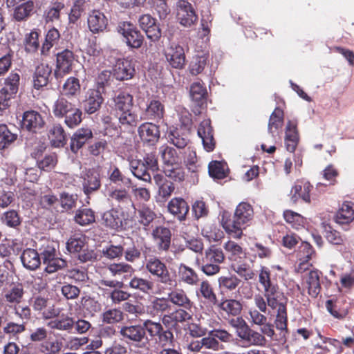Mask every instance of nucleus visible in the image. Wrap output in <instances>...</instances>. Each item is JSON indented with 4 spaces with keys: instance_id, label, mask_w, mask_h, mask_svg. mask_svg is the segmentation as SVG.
Instances as JSON below:
<instances>
[{
    "instance_id": "7",
    "label": "nucleus",
    "mask_w": 354,
    "mask_h": 354,
    "mask_svg": "<svg viewBox=\"0 0 354 354\" xmlns=\"http://www.w3.org/2000/svg\"><path fill=\"white\" fill-rule=\"evenodd\" d=\"M119 333L127 342L140 348L145 347L149 342L145 329L140 324L122 326Z\"/></svg>"
},
{
    "instance_id": "53",
    "label": "nucleus",
    "mask_w": 354,
    "mask_h": 354,
    "mask_svg": "<svg viewBox=\"0 0 354 354\" xmlns=\"http://www.w3.org/2000/svg\"><path fill=\"white\" fill-rule=\"evenodd\" d=\"M50 72V68H37L33 80L34 87L39 89L46 86Z\"/></svg>"
},
{
    "instance_id": "52",
    "label": "nucleus",
    "mask_w": 354,
    "mask_h": 354,
    "mask_svg": "<svg viewBox=\"0 0 354 354\" xmlns=\"http://www.w3.org/2000/svg\"><path fill=\"white\" fill-rule=\"evenodd\" d=\"M180 277L184 283L189 285H195L198 281V277L194 270L189 267L181 264L179 268Z\"/></svg>"
},
{
    "instance_id": "57",
    "label": "nucleus",
    "mask_w": 354,
    "mask_h": 354,
    "mask_svg": "<svg viewBox=\"0 0 354 354\" xmlns=\"http://www.w3.org/2000/svg\"><path fill=\"white\" fill-rule=\"evenodd\" d=\"M86 7L87 3L85 0H76L68 15L69 22L75 24L80 18L82 14L86 9Z\"/></svg>"
},
{
    "instance_id": "45",
    "label": "nucleus",
    "mask_w": 354,
    "mask_h": 354,
    "mask_svg": "<svg viewBox=\"0 0 354 354\" xmlns=\"http://www.w3.org/2000/svg\"><path fill=\"white\" fill-rule=\"evenodd\" d=\"M60 37L59 32L55 28L50 29L45 38V41L41 46V52L42 55H46L51 48L58 43Z\"/></svg>"
},
{
    "instance_id": "35",
    "label": "nucleus",
    "mask_w": 354,
    "mask_h": 354,
    "mask_svg": "<svg viewBox=\"0 0 354 354\" xmlns=\"http://www.w3.org/2000/svg\"><path fill=\"white\" fill-rule=\"evenodd\" d=\"M135 220L145 227L149 225L156 218V214L146 205H141L137 209L135 208Z\"/></svg>"
},
{
    "instance_id": "33",
    "label": "nucleus",
    "mask_w": 354,
    "mask_h": 354,
    "mask_svg": "<svg viewBox=\"0 0 354 354\" xmlns=\"http://www.w3.org/2000/svg\"><path fill=\"white\" fill-rule=\"evenodd\" d=\"M44 124L41 115L35 111H26L23 115L22 127L28 131H35Z\"/></svg>"
},
{
    "instance_id": "21",
    "label": "nucleus",
    "mask_w": 354,
    "mask_h": 354,
    "mask_svg": "<svg viewBox=\"0 0 354 354\" xmlns=\"http://www.w3.org/2000/svg\"><path fill=\"white\" fill-rule=\"evenodd\" d=\"M198 136L201 139L204 149L212 151L214 148L212 129L209 119L202 121L198 129Z\"/></svg>"
},
{
    "instance_id": "12",
    "label": "nucleus",
    "mask_w": 354,
    "mask_h": 354,
    "mask_svg": "<svg viewBox=\"0 0 354 354\" xmlns=\"http://www.w3.org/2000/svg\"><path fill=\"white\" fill-rule=\"evenodd\" d=\"M119 32L125 38L126 43L128 46L136 48L141 46L142 44V36L133 24L129 22H123L122 24L119 26Z\"/></svg>"
},
{
    "instance_id": "25",
    "label": "nucleus",
    "mask_w": 354,
    "mask_h": 354,
    "mask_svg": "<svg viewBox=\"0 0 354 354\" xmlns=\"http://www.w3.org/2000/svg\"><path fill=\"white\" fill-rule=\"evenodd\" d=\"M153 179L155 184L158 187V197L163 201H165L174 192L175 189L174 185L171 182L167 180L162 174H155Z\"/></svg>"
},
{
    "instance_id": "4",
    "label": "nucleus",
    "mask_w": 354,
    "mask_h": 354,
    "mask_svg": "<svg viewBox=\"0 0 354 354\" xmlns=\"http://www.w3.org/2000/svg\"><path fill=\"white\" fill-rule=\"evenodd\" d=\"M159 153L163 162V171L166 176L175 181H182L185 173L181 167V159L173 147L161 146Z\"/></svg>"
},
{
    "instance_id": "58",
    "label": "nucleus",
    "mask_w": 354,
    "mask_h": 354,
    "mask_svg": "<svg viewBox=\"0 0 354 354\" xmlns=\"http://www.w3.org/2000/svg\"><path fill=\"white\" fill-rule=\"evenodd\" d=\"M75 62L73 53L68 49L57 54V66H72Z\"/></svg>"
},
{
    "instance_id": "40",
    "label": "nucleus",
    "mask_w": 354,
    "mask_h": 354,
    "mask_svg": "<svg viewBox=\"0 0 354 354\" xmlns=\"http://www.w3.org/2000/svg\"><path fill=\"white\" fill-rule=\"evenodd\" d=\"M189 93L192 100L196 103V105L202 107L206 100V88L201 84L195 82L191 85Z\"/></svg>"
},
{
    "instance_id": "22",
    "label": "nucleus",
    "mask_w": 354,
    "mask_h": 354,
    "mask_svg": "<svg viewBox=\"0 0 354 354\" xmlns=\"http://www.w3.org/2000/svg\"><path fill=\"white\" fill-rule=\"evenodd\" d=\"M285 134L286 147L290 152H294L299 140L297 121L287 122Z\"/></svg>"
},
{
    "instance_id": "41",
    "label": "nucleus",
    "mask_w": 354,
    "mask_h": 354,
    "mask_svg": "<svg viewBox=\"0 0 354 354\" xmlns=\"http://www.w3.org/2000/svg\"><path fill=\"white\" fill-rule=\"evenodd\" d=\"M283 122V111L276 108L271 114L268 123V132L274 136L281 128Z\"/></svg>"
},
{
    "instance_id": "56",
    "label": "nucleus",
    "mask_w": 354,
    "mask_h": 354,
    "mask_svg": "<svg viewBox=\"0 0 354 354\" xmlns=\"http://www.w3.org/2000/svg\"><path fill=\"white\" fill-rule=\"evenodd\" d=\"M34 9L32 1H28L26 3L17 6L15 9L14 17L17 21H21L29 17Z\"/></svg>"
},
{
    "instance_id": "24",
    "label": "nucleus",
    "mask_w": 354,
    "mask_h": 354,
    "mask_svg": "<svg viewBox=\"0 0 354 354\" xmlns=\"http://www.w3.org/2000/svg\"><path fill=\"white\" fill-rule=\"evenodd\" d=\"M87 22L89 30L93 33L102 32L108 24L106 17L99 10L92 11L88 17Z\"/></svg>"
},
{
    "instance_id": "13",
    "label": "nucleus",
    "mask_w": 354,
    "mask_h": 354,
    "mask_svg": "<svg viewBox=\"0 0 354 354\" xmlns=\"http://www.w3.org/2000/svg\"><path fill=\"white\" fill-rule=\"evenodd\" d=\"M313 186L308 181L297 180L292 187L289 194V197L293 203H296L299 199H301L305 203L310 202V192Z\"/></svg>"
},
{
    "instance_id": "3",
    "label": "nucleus",
    "mask_w": 354,
    "mask_h": 354,
    "mask_svg": "<svg viewBox=\"0 0 354 354\" xmlns=\"http://www.w3.org/2000/svg\"><path fill=\"white\" fill-rule=\"evenodd\" d=\"M114 109L120 111L119 121L124 126L135 127L141 120L133 110V96L125 92H120L113 99Z\"/></svg>"
},
{
    "instance_id": "36",
    "label": "nucleus",
    "mask_w": 354,
    "mask_h": 354,
    "mask_svg": "<svg viewBox=\"0 0 354 354\" xmlns=\"http://www.w3.org/2000/svg\"><path fill=\"white\" fill-rule=\"evenodd\" d=\"M196 296L198 299H204L209 304H215L217 299L211 284L207 281H203L196 290Z\"/></svg>"
},
{
    "instance_id": "42",
    "label": "nucleus",
    "mask_w": 354,
    "mask_h": 354,
    "mask_svg": "<svg viewBox=\"0 0 354 354\" xmlns=\"http://www.w3.org/2000/svg\"><path fill=\"white\" fill-rule=\"evenodd\" d=\"M106 197L109 201L116 203H125L130 200L128 191L124 188H113L107 192Z\"/></svg>"
},
{
    "instance_id": "39",
    "label": "nucleus",
    "mask_w": 354,
    "mask_h": 354,
    "mask_svg": "<svg viewBox=\"0 0 354 354\" xmlns=\"http://www.w3.org/2000/svg\"><path fill=\"white\" fill-rule=\"evenodd\" d=\"M48 139L55 147H63L66 143V136L60 124L53 125L48 131Z\"/></svg>"
},
{
    "instance_id": "28",
    "label": "nucleus",
    "mask_w": 354,
    "mask_h": 354,
    "mask_svg": "<svg viewBox=\"0 0 354 354\" xmlns=\"http://www.w3.org/2000/svg\"><path fill=\"white\" fill-rule=\"evenodd\" d=\"M123 219L122 212L116 208L105 212L102 216V223L115 230L122 226Z\"/></svg>"
},
{
    "instance_id": "10",
    "label": "nucleus",
    "mask_w": 354,
    "mask_h": 354,
    "mask_svg": "<svg viewBox=\"0 0 354 354\" xmlns=\"http://www.w3.org/2000/svg\"><path fill=\"white\" fill-rule=\"evenodd\" d=\"M145 268L151 275L156 277L161 283L165 284L171 283V276L166 265L158 257H153L147 259Z\"/></svg>"
},
{
    "instance_id": "9",
    "label": "nucleus",
    "mask_w": 354,
    "mask_h": 354,
    "mask_svg": "<svg viewBox=\"0 0 354 354\" xmlns=\"http://www.w3.org/2000/svg\"><path fill=\"white\" fill-rule=\"evenodd\" d=\"M104 87V82H97V89H88L85 94L82 102L84 111L88 114H93L100 108L104 99L102 96L100 88Z\"/></svg>"
},
{
    "instance_id": "11",
    "label": "nucleus",
    "mask_w": 354,
    "mask_h": 354,
    "mask_svg": "<svg viewBox=\"0 0 354 354\" xmlns=\"http://www.w3.org/2000/svg\"><path fill=\"white\" fill-rule=\"evenodd\" d=\"M177 18L181 25L189 27L197 21L198 17L191 3L180 0L177 3Z\"/></svg>"
},
{
    "instance_id": "63",
    "label": "nucleus",
    "mask_w": 354,
    "mask_h": 354,
    "mask_svg": "<svg viewBox=\"0 0 354 354\" xmlns=\"http://www.w3.org/2000/svg\"><path fill=\"white\" fill-rule=\"evenodd\" d=\"M102 322L107 324H115L123 319V313L118 309H109L103 313Z\"/></svg>"
},
{
    "instance_id": "60",
    "label": "nucleus",
    "mask_w": 354,
    "mask_h": 354,
    "mask_svg": "<svg viewBox=\"0 0 354 354\" xmlns=\"http://www.w3.org/2000/svg\"><path fill=\"white\" fill-rule=\"evenodd\" d=\"M283 217L286 221L295 228L304 226L305 223V219L301 215L291 210L285 211Z\"/></svg>"
},
{
    "instance_id": "30",
    "label": "nucleus",
    "mask_w": 354,
    "mask_h": 354,
    "mask_svg": "<svg viewBox=\"0 0 354 354\" xmlns=\"http://www.w3.org/2000/svg\"><path fill=\"white\" fill-rule=\"evenodd\" d=\"M128 286L146 295L150 294L154 290V283L151 280L139 276H133L129 281Z\"/></svg>"
},
{
    "instance_id": "26",
    "label": "nucleus",
    "mask_w": 354,
    "mask_h": 354,
    "mask_svg": "<svg viewBox=\"0 0 354 354\" xmlns=\"http://www.w3.org/2000/svg\"><path fill=\"white\" fill-rule=\"evenodd\" d=\"M165 57L171 66H183L185 57L183 48L178 45H171L165 50Z\"/></svg>"
},
{
    "instance_id": "47",
    "label": "nucleus",
    "mask_w": 354,
    "mask_h": 354,
    "mask_svg": "<svg viewBox=\"0 0 354 354\" xmlns=\"http://www.w3.org/2000/svg\"><path fill=\"white\" fill-rule=\"evenodd\" d=\"M241 281L235 275L229 274L221 276L218 279L220 289L223 291H233L240 283Z\"/></svg>"
},
{
    "instance_id": "62",
    "label": "nucleus",
    "mask_w": 354,
    "mask_h": 354,
    "mask_svg": "<svg viewBox=\"0 0 354 354\" xmlns=\"http://www.w3.org/2000/svg\"><path fill=\"white\" fill-rule=\"evenodd\" d=\"M115 333V330L110 326L104 327L100 331V337L93 339L91 343L87 346L88 349L95 350L99 348L102 345V337L106 336H112Z\"/></svg>"
},
{
    "instance_id": "50",
    "label": "nucleus",
    "mask_w": 354,
    "mask_h": 354,
    "mask_svg": "<svg viewBox=\"0 0 354 354\" xmlns=\"http://www.w3.org/2000/svg\"><path fill=\"white\" fill-rule=\"evenodd\" d=\"M223 248L228 257L232 261H237L244 255V252L241 245L233 241H228L223 245Z\"/></svg>"
},
{
    "instance_id": "29",
    "label": "nucleus",
    "mask_w": 354,
    "mask_h": 354,
    "mask_svg": "<svg viewBox=\"0 0 354 354\" xmlns=\"http://www.w3.org/2000/svg\"><path fill=\"white\" fill-rule=\"evenodd\" d=\"M354 220V203L345 202L337 210L335 221L339 225L349 224Z\"/></svg>"
},
{
    "instance_id": "61",
    "label": "nucleus",
    "mask_w": 354,
    "mask_h": 354,
    "mask_svg": "<svg viewBox=\"0 0 354 354\" xmlns=\"http://www.w3.org/2000/svg\"><path fill=\"white\" fill-rule=\"evenodd\" d=\"M184 162L187 169L191 172H196L200 167L196 152L189 149L185 152Z\"/></svg>"
},
{
    "instance_id": "20",
    "label": "nucleus",
    "mask_w": 354,
    "mask_h": 354,
    "mask_svg": "<svg viewBox=\"0 0 354 354\" xmlns=\"http://www.w3.org/2000/svg\"><path fill=\"white\" fill-rule=\"evenodd\" d=\"M82 178L83 191L86 196L100 188L101 185L100 174L94 169L86 170Z\"/></svg>"
},
{
    "instance_id": "2",
    "label": "nucleus",
    "mask_w": 354,
    "mask_h": 354,
    "mask_svg": "<svg viewBox=\"0 0 354 354\" xmlns=\"http://www.w3.org/2000/svg\"><path fill=\"white\" fill-rule=\"evenodd\" d=\"M4 267L8 270L1 274V286H3V298L10 304H19L24 295V288L21 283L17 282V277L13 270V264L9 260L3 262Z\"/></svg>"
},
{
    "instance_id": "49",
    "label": "nucleus",
    "mask_w": 354,
    "mask_h": 354,
    "mask_svg": "<svg viewBox=\"0 0 354 354\" xmlns=\"http://www.w3.org/2000/svg\"><path fill=\"white\" fill-rule=\"evenodd\" d=\"M74 322L69 317H57L47 323V326L51 329L59 330H69L73 328Z\"/></svg>"
},
{
    "instance_id": "17",
    "label": "nucleus",
    "mask_w": 354,
    "mask_h": 354,
    "mask_svg": "<svg viewBox=\"0 0 354 354\" xmlns=\"http://www.w3.org/2000/svg\"><path fill=\"white\" fill-rule=\"evenodd\" d=\"M140 28L145 32L147 37L152 41H157L161 37L159 26L156 19L149 15H143L139 18Z\"/></svg>"
},
{
    "instance_id": "34",
    "label": "nucleus",
    "mask_w": 354,
    "mask_h": 354,
    "mask_svg": "<svg viewBox=\"0 0 354 354\" xmlns=\"http://www.w3.org/2000/svg\"><path fill=\"white\" fill-rule=\"evenodd\" d=\"M21 260L23 266L30 270L37 269L41 263V259L38 252L30 248L23 252L21 255Z\"/></svg>"
},
{
    "instance_id": "51",
    "label": "nucleus",
    "mask_w": 354,
    "mask_h": 354,
    "mask_svg": "<svg viewBox=\"0 0 354 354\" xmlns=\"http://www.w3.org/2000/svg\"><path fill=\"white\" fill-rule=\"evenodd\" d=\"M95 220V213L91 209L84 208L76 212L75 221L80 225H87Z\"/></svg>"
},
{
    "instance_id": "16",
    "label": "nucleus",
    "mask_w": 354,
    "mask_h": 354,
    "mask_svg": "<svg viewBox=\"0 0 354 354\" xmlns=\"http://www.w3.org/2000/svg\"><path fill=\"white\" fill-rule=\"evenodd\" d=\"M140 139L149 145H155L159 140L160 131L156 124L151 122H145L138 129Z\"/></svg>"
},
{
    "instance_id": "6",
    "label": "nucleus",
    "mask_w": 354,
    "mask_h": 354,
    "mask_svg": "<svg viewBox=\"0 0 354 354\" xmlns=\"http://www.w3.org/2000/svg\"><path fill=\"white\" fill-rule=\"evenodd\" d=\"M239 324H234V320L231 322L232 326L236 329L237 337L248 346H263L266 344V338L259 332L252 330L241 318H237Z\"/></svg>"
},
{
    "instance_id": "37",
    "label": "nucleus",
    "mask_w": 354,
    "mask_h": 354,
    "mask_svg": "<svg viewBox=\"0 0 354 354\" xmlns=\"http://www.w3.org/2000/svg\"><path fill=\"white\" fill-rule=\"evenodd\" d=\"M107 270L113 277H126L132 275L135 272L131 265L124 262L110 263L107 266Z\"/></svg>"
},
{
    "instance_id": "48",
    "label": "nucleus",
    "mask_w": 354,
    "mask_h": 354,
    "mask_svg": "<svg viewBox=\"0 0 354 354\" xmlns=\"http://www.w3.org/2000/svg\"><path fill=\"white\" fill-rule=\"evenodd\" d=\"M220 307L222 310L232 316L239 315L242 310L241 303L239 301L233 299L223 300L221 303Z\"/></svg>"
},
{
    "instance_id": "27",
    "label": "nucleus",
    "mask_w": 354,
    "mask_h": 354,
    "mask_svg": "<svg viewBox=\"0 0 354 354\" xmlns=\"http://www.w3.org/2000/svg\"><path fill=\"white\" fill-rule=\"evenodd\" d=\"M168 211L180 221H183L189 212V206L182 198H174L167 205Z\"/></svg>"
},
{
    "instance_id": "64",
    "label": "nucleus",
    "mask_w": 354,
    "mask_h": 354,
    "mask_svg": "<svg viewBox=\"0 0 354 354\" xmlns=\"http://www.w3.org/2000/svg\"><path fill=\"white\" fill-rule=\"evenodd\" d=\"M16 167L12 164L6 165L1 171V181L6 185H12L16 180Z\"/></svg>"
},
{
    "instance_id": "23",
    "label": "nucleus",
    "mask_w": 354,
    "mask_h": 354,
    "mask_svg": "<svg viewBox=\"0 0 354 354\" xmlns=\"http://www.w3.org/2000/svg\"><path fill=\"white\" fill-rule=\"evenodd\" d=\"M151 234L160 250L166 251L169 249L171 243V232L168 227L164 226L156 227L153 230Z\"/></svg>"
},
{
    "instance_id": "44",
    "label": "nucleus",
    "mask_w": 354,
    "mask_h": 354,
    "mask_svg": "<svg viewBox=\"0 0 354 354\" xmlns=\"http://www.w3.org/2000/svg\"><path fill=\"white\" fill-rule=\"evenodd\" d=\"M168 299L172 304L178 306L187 308L191 306L189 299L183 290L177 289L171 291L168 295Z\"/></svg>"
},
{
    "instance_id": "14",
    "label": "nucleus",
    "mask_w": 354,
    "mask_h": 354,
    "mask_svg": "<svg viewBox=\"0 0 354 354\" xmlns=\"http://www.w3.org/2000/svg\"><path fill=\"white\" fill-rule=\"evenodd\" d=\"M19 76L17 73L11 74L5 81L4 86L1 88V106L8 107L10 100L18 90Z\"/></svg>"
},
{
    "instance_id": "46",
    "label": "nucleus",
    "mask_w": 354,
    "mask_h": 354,
    "mask_svg": "<svg viewBox=\"0 0 354 354\" xmlns=\"http://www.w3.org/2000/svg\"><path fill=\"white\" fill-rule=\"evenodd\" d=\"M145 113L149 120H160L164 114L163 105L158 100H152L147 106Z\"/></svg>"
},
{
    "instance_id": "31",
    "label": "nucleus",
    "mask_w": 354,
    "mask_h": 354,
    "mask_svg": "<svg viewBox=\"0 0 354 354\" xmlns=\"http://www.w3.org/2000/svg\"><path fill=\"white\" fill-rule=\"evenodd\" d=\"M92 136V131L88 128L77 129L71 139L70 146L71 151L76 153Z\"/></svg>"
},
{
    "instance_id": "55",
    "label": "nucleus",
    "mask_w": 354,
    "mask_h": 354,
    "mask_svg": "<svg viewBox=\"0 0 354 354\" xmlns=\"http://www.w3.org/2000/svg\"><path fill=\"white\" fill-rule=\"evenodd\" d=\"M64 4L62 2H55L45 11L44 17L46 23L59 20L60 11L64 9Z\"/></svg>"
},
{
    "instance_id": "43",
    "label": "nucleus",
    "mask_w": 354,
    "mask_h": 354,
    "mask_svg": "<svg viewBox=\"0 0 354 354\" xmlns=\"http://www.w3.org/2000/svg\"><path fill=\"white\" fill-rule=\"evenodd\" d=\"M225 255L222 249L215 245H212L205 250L203 261L219 264L223 263Z\"/></svg>"
},
{
    "instance_id": "38",
    "label": "nucleus",
    "mask_w": 354,
    "mask_h": 354,
    "mask_svg": "<svg viewBox=\"0 0 354 354\" xmlns=\"http://www.w3.org/2000/svg\"><path fill=\"white\" fill-rule=\"evenodd\" d=\"M313 254V250L310 245L307 242L302 243L299 251V257L301 261L296 268L297 272L302 273L308 269L310 265L308 261L311 258Z\"/></svg>"
},
{
    "instance_id": "8",
    "label": "nucleus",
    "mask_w": 354,
    "mask_h": 354,
    "mask_svg": "<svg viewBox=\"0 0 354 354\" xmlns=\"http://www.w3.org/2000/svg\"><path fill=\"white\" fill-rule=\"evenodd\" d=\"M67 250L71 252L83 253L80 255V259L82 261H91L95 258V254L93 250L86 252V236L82 234H76L72 236L66 243Z\"/></svg>"
},
{
    "instance_id": "59",
    "label": "nucleus",
    "mask_w": 354,
    "mask_h": 354,
    "mask_svg": "<svg viewBox=\"0 0 354 354\" xmlns=\"http://www.w3.org/2000/svg\"><path fill=\"white\" fill-rule=\"evenodd\" d=\"M80 91L79 80L75 77H69L63 86L64 95L66 96H75Z\"/></svg>"
},
{
    "instance_id": "15",
    "label": "nucleus",
    "mask_w": 354,
    "mask_h": 354,
    "mask_svg": "<svg viewBox=\"0 0 354 354\" xmlns=\"http://www.w3.org/2000/svg\"><path fill=\"white\" fill-rule=\"evenodd\" d=\"M283 301L277 302L274 307H270L272 309L277 310L274 325L276 328L280 330L279 341L281 342H286L288 333L286 308Z\"/></svg>"
},
{
    "instance_id": "54",
    "label": "nucleus",
    "mask_w": 354,
    "mask_h": 354,
    "mask_svg": "<svg viewBox=\"0 0 354 354\" xmlns=\"http://www.w3.org/2000/svg\"><path fill=\"white\" fill-rule=\"evenodd\" d=\"M210 176L214 178L222 179L226 176V165L220 161H212L208 165Z\"/></svg>"
},
{
    "instance_id": "18",
    "label": "nucleus",
    "mask_w": 354,
    "mask_h": 354,
    "mask_svg": "<svg viewBox=\"0 0 354 354\" xmlns=\"http://www.w3.org/2000/svg\"><path fill=\"white\" fill-rule=\"evenodd\" d=\"M322 272L317 270H312L303 277V286L307 288L312 297H316L321 290L320 277Z\"/></svg>"
},
{
    "instance_id": "1",
    "label": "nucleus",
    "mask_w": 354,
    "mask_h": 354,
    "mask_svg": "<svg viewBox=\"0 0 354 354\" xmlns=\"http://www.w3.org/2000/svg\"><path fill=\"white\" fill-rule=\"evenodd\" d=\"M253 216L252 205L248 203L241 202L236 206L232 218L228 212H222L221 223L226 233L239 239L243 235V230L250 225Z\"/></svg>"
},
{
    "instance_id": "32",
    "label": "nucleus",
    "mask_w": 354,
    "mask_h": 354,
    "mask_svg": "<svg viewBox=\"0 0 354 354\" xmlns=\"http://www.w3.org/2000/svg\"><path fill=\"white\" fill-rule=\"evenodd\" d=\"M129 169L132 174L142 181L151 183V177L147 172L145 163L141 160L129 159Z\"/></svg>"
},
{
    "instance_id": "19",
    "label": "nucleus",
    "mask_w": 354,
    "mask_h": 354,
    "mask_svg": "<svg viewBox=\"0 0 354 354\" xmlns=\"http://www.w3.org/2000/svg\"><path fill=\"white\" fill-rule=\"evenodd\" d=\"M275 281L277 279L272 277V281L261 285L269 307H274L277 302L284 300L283 294L280 291L278 285L274 283Z\"/></svg>"
},
{
    "instance_id": "5",
    "label": "nucleus",
    "mask_w": 354,
    "mask_h": 354,
    "mask_svg": "<svg viewBox=\"0 0 354 354\" xmlns=\"http://www.w3.org/2000/svg\"><path fill=\"white\" fill-rule=\"evenodd\" d=\"M52 111L55 117L64 118L65 124L70 128L77 127L82 122V111L64 97L54 102Z\"/></svg>"
}]
</instances>
